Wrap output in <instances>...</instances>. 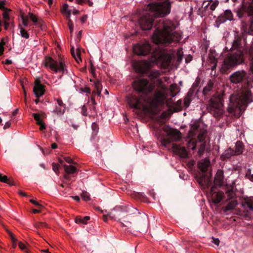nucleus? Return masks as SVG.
<instances>
[{"mask_svg":"<svg viewBox=\"0 0 253 253\" xmlns=\"http://www.w3.org/2000/svg\"><path fill=\"white\" fill-rule=\"evenodd\" d=\"M175 28V25L169 20L161 22L152 36L153 42L165 46H168L174 42H178L181 39V35L178 32H172Z\"/></svg>","mask_w":253,"mask_h":253,"instance_id":"obj_5","label":"nucleus"},{"mask_svg":"<svg viewBox=\"0 0 253 253\" xmlns=\"http://www.w3.org/2000/svg\"><path fill=\"white\" fill-rule=\"evenodd\" d=\"M235 149L234 152L236 155H239L242 154L244 149V146L243 142L241 141H237L235 144Z\"/></svg>","mask_w":253,"mask_h":253,"instance_id":"obj_18","label":"nucleus"},{"mask_svg":"<svg viewBox=\"0 0 253 253\" xmlns=\"http://www.w3.org/2000/svg\"><path fill=\"white\" fill-rule=\"evenodd\" d=\"M162 129L165 132L161 138L163 146L167 147L171 143L178 141L181 138V134L177 129L172 128L168 126H164Z\"/></svg>","mask_w":253,"mask_h":253,"instance_id":"obj_6","label":"nucleus"},{"mask_svg":"<svg viewBox=\"0 0 253 253\" xmlns=\"http://www.w3.org/2000/svg\"><path fill=\"white\" fill-rule=\"evenodd\" d=\"M9 11H10V10L8 8L3 10L2 16L4 19V21H10V18L8 14Z\"/></svg>","mask_w":253,"mask_h":253,"instance_id":"obj_36","label":"nucleus"},{"mask_svg":"<svg viewBox=\"0 0 253 253\" xmlns=\"http://www.w3.org/2000/svg\"><path fill=\"white\" fill-rule=\"evenodd\" d=\"M44 87V85L41 84L40 80H36L33 91L37 98H39L44 94L45 92Z\"/></svg>","mask_w":253,"mask_h":253,"instance_id":"obj_13","label":"nucleus"},{"mask_svg":"<svg viewBox=\"0 0 253 253\" xmlns=\"http://www.w3.org/2000/svg\"><path fill=\"white\" fill-rule=\"evenodd\" d=\"M177 55H178L177 61H180L182 60V56L180 54V51H179L177 52Z\"/></svg>","mask_w":253,"mask_h":253,"instance_id":"obj_60","label":"nucleus"},{"mask_svg":"<svg viewBox=\"0 0 253 253\" xmlns=\"http://www.w3.org/2000/svg\"><path fill=\"white\" fill-rule=\"evenodd\" d=\"M11 125V123L9 122H7L5 123V125L4 126L3 128L6 129L8 128Z\"/></svg>","mask_w":253,"mask_h":253,"instance_id":"obj_62","label":"nucleus"},{"mask_svg":"<svg viewBox=\"0 0 253 253\" xmlns=\"http://www.w3.org/2000/svg\"><path fill=\"white\" fill-rule=\"evenodd\" d=\"M135 71L141 74H146L151 80L158 78L161 74L158 70H150V64L146 61H135L133 63Z\"/></svg>","mask_w":253,"mask_h":253,"instance_id":"obj_7","label":"nucleus"},{"mask_svg":"<svg viewBox=\"0 0 253 253\" xmlns=\"http://www.w3.org/2000/svg\"><path fill=\"white\" fill-rule=\"evenodd\" d=\"M30 202L32 204L35 205V206L38 207H42V205L40 204H39L38 202H37V201H35L34 200L31 199L30 200Z\"/></svg>","mask_w":253,"mask_h":253,"instance_id":"obj_54","label":"nucleus"},{"mask_svg":"<svg viewBox=\"0 0 253 253\" xmlns=\"http://www.w3.org/2000/svg\"><path fill=\"white\" fill-rule=\"evenodd\" d=\"M89 219L90 217L89 216H86L84 217L78 216L76 217L75 222L78 224L83 223L86 224L87 223V221Z\"/></svg>","mask_w":253,"mask_h":253,"instance_id":"obj_24","label":"nucleus"},{"mask_svg":"<svg viewBox=\"0 0 253 253\" xmlns=\"http://www.w3.org/2000/svg\"><path fill=\"white\" fill-rule=\"evenodd\" d=\"M6 2V1L5 0H0V9L4 10L5 9H7V8H6L5 6Z\"/></svg>","mask_w":253,"mask_h":253,"instance_id":"obj_46","label":"nucleus"},{"mask_svg":"<svg viewBox=\"0 0 253 253\" xmlns=\"http://www.w3.org/2000/svg\"><path fill=\"white\" fill-rule=\"evenodd\" d=\"M71 53L72 55L75 58L76 60L78 63H79L80 61H82V59L81 58V53L79 51H78L77 53V56H76L74 48V47H72L71 49Z\"/></svg>","mask_w":253,"mask_h":253,"instance_id":"obj_31","label":"nucleus"},{"mask_svg":"<svg viewBox=\"0 0 253 253\" xmlns=\"http://www.w3.org/2000/svg\"><path fill=\"white\" fill-rule=\"evenodd\" d=\"M18 246H19V248L21 249V250L24 251L25 252L26 251H28L27 250L26 246L23 243H22V242L19 243Z\"/></svg>","mask_w":253,"mask_h":253,"instance_id":"obj_52","label":"nucleus"},{"mask_svg":"<svg viewBox=\"0 0 253 253\" xmlns=\"http://www.w3.org/2000/svg\"><path fill=\"white\" fill-rule=\"evenodd\" d=\"M108 217H109V218H112V219L113 218V217L111 215V214L110 213L108 214L107 215H103V220L106 222L107 220Z\"/></svg>","mask_w":253,"mask_h":253,"instance_id":"obj_53","label":"nucleus"},{"mask_svg":"<svg viewBox=\"0 0 253 253\" xmlns=\"http://www.w3.org/2000/svg\"><path fill=\"white\" fill-rule=\"evenodd\" d=\"M246 177L251 181H253V174H251V170L248 169L246 173Z\"/></svg>","mask_w":253,"mask_h":253,"instance_id":"obj_41","label":"nucleus"},{"mask_svg":"<svg viewBox=\"0 0 253 253\" xmlns=\"http://www.w3.org/2000/svg\"><path fill=\"white\" fill-rule=\"evenodd\" d=\"M191 97L188 96H186L184 100V104L186 107H188L191 101Z\"/></svg>","mask_w":253,"mask_h":253,"instance_id":"obj_40","label":"nucleus"},{"mask_svg":"<svg viewBox=\"0 0 253 253\" xmlns=\"http://www.w3.org/2000/svg\"><path fill=\"white\" fill-rule=\"evenodd\" d=\"M219 2L218 0L212 1L211 0L205 6V8H208L210 6V9L212 11L215 10L217 6L218 5Z\"/></svg>","mask_w":253,"mask_h":253,"instance_id":"obj_26","label":"nucleus"},{"mask_svg":"<svg viewBox=\"0 0 253 253\" xmlns=\"http://www.w3.org/2000/svg\"><path fill=\"white\" fill-rule=\"evenodd\" d=\"M64 112V111H62L61 109L58 107H56L55 110H54V112L57 114H63Z\"/></svg>","mask_w":253,"mask_h":253,"instance_id":"obj_50","label":"nucleus"},{"mask_svg":"<svg viewBox=\"0 0 253 253\" xmlns=\"http://www.w3.org/2000/svg\"><path fill=\"white\" fill-rule=\"evenodd\" d=\"M154 96L158 101H163L164 95V93L162 91L156 90L154 93Z\"/></svg>","mask_w":253,"mask_h":253,"instance_id":"obj_28","label":"nucleus"},{"mask_svg":"<svg viewBox=\"0 0 253 253\" xmlns=\"http://www.w3.org/2000/svg\"><path fill=\"white\" fill-rule=\"evenodd\" d=\"M205 148H206V143L205 142L201 144V145L199 148L198 152L199 155L200 156H201L203 154V153L205 151Z\"/></svg>","mask_w":253,"mask_h":253,"instance_id":"obj_38","label":"nucleus"},{"mask_svg":"<svg viewBox=\"0 0 253 253\" xmlns=\"http://www.w3.org/2000/svg\"><path fill=\"white\" fill-rule=\"evenodd\" d=\"M94 84L95 90L93 92V94H97L98 95H100L102 87L101 82L98 80L95 81L94 83Z\"/></svg>","mask_w":253,"mask_h":253,"instance_id":"obj_23","label":"nucleus"},{"mask_svg":"<svg viewBox=\"0 0 253 253\" xmlns=\"http://www.w3.org/2000/svg\"><path fill=\"white\" fill-rule=\"evenodd\" d=\"M22 22H23V25L25 27L27 26L28 24V22H29L28 17H22Z\"/></svg>","mask_w":253,"mask_h":253,"instance_id":"obj_51","label":"nucleus"},{"mask_svg":"<svg viewBox=\"0 0 253 253\" xmlns=\"http://www.w3.org/2000/svg\"><path fill=\"white\" fill-rule=\"evenodd\" d=\"M210 188V192L211 194V199L212 202L214 203L215 204H219L223 197V193L222 192H215V189L216 188V187L215 186H212L211 187H210L209 188Z\"/></svg>","mask_w":253,"mask_h":253,"instance_id":"obj_12","label":"nucleus"},{"mask_svg":"<svg viewBox=\"0 0 253 253\" xmlns=\"http://www.w3.org/2000/svg\"><path fill=\"white\" fill-rule=\"evenodd\" d=\"M199 126V123L198 121L194 122L191 125V129L190 130V133H191L192 134H194L195 131L198 129Z\"/></svg>","mask_w":253,"mask_h":253,"instance_id":"obj_29","label":"nucleus"},{"mask_svg":"<svg viewBox=\"0 0 253 253\" xmlns=\"http://www.w3.org/2000/svg\"><path fill=\"white\" fill-rule=\"evenodd\" d=\"M30 18L31 20L39 27L42 26V21L41 19H39L38 18L32 13H29Z\"/></svg>","mask_w":253,"mask_h":253,"instance_id":"obj_22","label":"nucleus"},{"mask_svg":"<svg viewBox=\"0 0 253 253\" xmlns=\"http://www.w3.org/2000/svg\"><path fill=\"white\" fill-rule=\"evenodd\" d=\"M210 162H204L199 165V168L203 172L202 175L197 178V181L200 186L204 189H209L212 184V179L211 176H208L206 174Z\"/></svg>","mask_w":253,"mask_h":253,"instance_id":"obj_8","label":"nucleus"},{"mask_svg":"<svg viewBox=\"0 0 253 253\" xmlns=\"http://www.w3.org/2000/svg\"><path fill=\"white\" fill-rule=\"evenodd\" d=\"M57 103L60 106H64L65 105L63 103V101H62L61 99H58L57 100Z\"/></svg>","mask_w":253,"mask_h":253,"instance_id":"obj_58","label":"nucleus"},{"mask_svg":"<svg viewBox=\"0 0 253 253\" xmlns=\"http://www.w3.org/2000/svg\"><path fill=\"white\" fill-rule=\"evenodd\" d=\"M211 104L207 107L208 112L215 118H219L223 114L222 104L219 98H211Z\"/></svg>","mask_w":253,"mask_h":253,"instance_id":"obj_9","label":"nucleus"},{"mask_svg":"<svg viewBox=\"0 0 253 253\" xmlns=\"http://www.w3.org/2000/svg\"><path fill=\"white\" fill-rule=\"evenodd\" d=\"M172 148L180 157L185 158L188 157L187 151L184 147L181 146L175 143H172Z\"/></svg>","mask_w":253,"mask_h":253,"instance_id":"obj_14","label":"nucleus"},{"mask_svg":"<svg viewBox=\"0 0 253 253\" xmlns=\"http://www.w3.org/2000/svg\"><path fill=\"white\" fill-rule=\"evenodd\" d=\"M69 175H70V174L65 172V173L64 175V178L66 180H70Z\"/></svg>","mask_w":253,"mask_h":253,"instance_id":"obj_63","label":"nucleus"},{"mask_svg":"<svg viewBox=\"0 0 253 253\" xmlns=\"http://www.w3.org/2000/svg\"><path fill=\"white\" fill-rule=\"evenodd\" d=\"M40 129L41 131H42L43 130L45 129V128H46L45 125L44 123H42V125H40Z\"/></svg>","mask_w":253,"mask_h":253,"instance_id":"obj_61","label":"nucleus"},{"mask_svg":"<svg viewBox=\"0 0 253 253\" xmlns=\"http://www.w3.org/2000/svg\"><path fill=\"white\" fill-rule=\"evenodd\" d=\"M157 2L150 3L147 6L148 11L139 19V24L143 30H149L152 27L154 18L164 17L170 12L171 3L169 0H158ZM179 1L187 0H178Z\"/></svg>","mask_w":253,"mask_h":253,"instance_id":"obj_3","label":"nucleus"},{"mask_svg":"<svg viewBox=\"0 0 253 253\" xmlns=\"http://www.w3.org/2000/svg\"><path fill=\"white\" fill-rule=\"evenodd\" d=\"M82 198H83V199L85 201H87L89 200V199H90L89 195L86 192H83L82 193Z\"/></svg>","mask_w":253,"mask_h":253,"instance_id":"obj_44","label":"nucleus"},{"mask_svg":"<svg viewBox=\"0 0 253 253\" xmlns=\"http://www.w3.org/2000/svg\"><path fill=\"white\" fill-rule=\"evenodd\" d=\"M213 87V83L211 82H209L207 85H206L203 90V94L205 96L209 95L210 92L211 91L212 88Z\"/></svg>","mask_w":253,"mask_h":253,"instance_id":"obj_27","label":"nucleus"},{"mask_svg":"<svg viewBox=\"0 0 253 253\" xmlns=\"http://www.w3.org/2000/svg\"><path fill=\"white\" fill-rule=\"evenodd\" d=\"M86 111H87V109L85 107V106L84 105L82 107V114L84 116H86Z\"/></svg>","mask_w":253,"mask_h":253,"instance_id":"obj_56","label":"nucleus"},{"mask_svg":"<svg viewBox=\"0 0 253 253\" xmlns=\"http://www.w3.org/2000/svg\"><path fill=\"white\" fill-rule=\"evenodd\" d=\"M91 128L93 131H94L95 133L97 132L99 129L98 126L95 123H92L91 125Z\"/></svg>","mask_w":253,"mask_h":253,"instance_id":"obj_47","label":"nucleus"},{"mask_svg":"<svg viewBox=\"0 0 253 253\" xmlns=\"http://www.w3.org/2000/svg\"><path fill=\"white\" fill-rule=\"evenodd\" d=\"M227 195V200H230L231 199L235 200L236 197L235 193L233 190H229L226 193Z\"/></svg>","mask_w":253,"mask_h":253,"instance_id":"obj_33","label":"nucleus"},{"mask_svg":"<svg viewBox=\"0 0 253 253\" xmlns=\"http://www.w3.org/2000/svg\"><path fill=\"white\" fill-rule=\"evenodd\" d=\"M223 171L221 169H218L214 177V186H221L223 184Z\"/></svg>","mask_w":253,"mask_h":253,"instance_id":"obj_15","label":"nucleus"},{"mask_svg":"<svg viewBox=\"0 0 253 253\" xmlns=\"http://www.w3.org/2000/svg\"><path fill=\"white\" fill-rule=\"evenodd\" d=\"M238 203L236 200H232L225 206L223 211L224 212H227L229 211L233 210L237 205Z\"/></svg>","mask_w":253,"mask_h":253,"instance_id":"obj_19","label":"nucleus"},{"mask_svg":"<svg viewBox=\"0 0 253 253\" xmlns=\"http://www.w3.org/2000/svg\"><path fill=\"white\" fill-rule=\"evenodd\" d=\"M0 181L7 183L10 186L15 185L14 182L13 181L10 180L8 178L7 176L2 175L1 173H0Z\"/></svg>","mask_w":253,"mask_h":253,"instance_id":"obj_25","label":"nucleus"},{"mask_svg":"<svg viewBox=\"0 0 253 253\" xmlns=\"http://www.w3.org/2000/svg\"><path fill=\"white\" fill-rule=\"evenodd\" d=\"M32 116L34 117V119L36 121L37 125L40 126L42 125V123H43L41 119V116L40 115V114L33 113L32 114Z\"/></svg>","mask_w":253,"mask_h":253,"instance_id":"obj_32","label":"nucleus"},{"mask_svg":"<svg viewBox=\"0 0 253 253\" xmlns=\"http://www.w3.org/2000/svg\"><path fill=\"white\" fill-rule=\"evenodd\" d=\"M34 226L37 228H42L43 227H47V225L45 222H38L34 224Z\"/></svg>","mask_w":253,"mask_h":253,"instance_id":"obj_37","label":"nucleus"},{"mask_svg":"<svg viewBox=\"0 0 253 253\" xmlns=\"http://www.w3.org/2000/svg\"><path fill=\"white\" fill-rule=\"evenodd\" d=\"M64 160L68 163L69 164H76L75 162H74V161L70 157H64Z\"/></svg>","mask_w":253,"mask_h":253,"instance_id":"obj_49","label":"nucleus"},{"mask_svg":"<svg viewBox=\"0 0 253 253\" xmlns=\"http://www.w3.org/2000/svg\"><path fill=\"white\" fill-rule=\"evenodd\" d=\"M247 78V74L244 70L237 71L229 76V80L233 84H241L245 81L236 98H231L228 108V112L237 117H239V115H236V111L240 112L242 107L253 101V95L251 90L252 86L249 81H246Z\"/></svg>","mask_w":253,"mask_h":253,"instance_id":"obj_1","label":"nucleus"},{"mask_svg":"<svg viewBox=\"0 0 253 253\" xmlns=\"http://www.w3.org/2000/svg\"><path fill=\"white\" fill-rule=\"evenodd\" d=\"M20 27V32L22 37L24 38L25 39H28L29 38V35L27 31L24 29L23 27H21L20 25H19Z\"/></svg>","mask_w":253,"mask_h":253,"instance_id":"obj_34","label":"nucleus"},{"mask_svg":"<svg viewBox=\"0 0 253 253\" xmlns=\"http://www.w3.org/2000/svg\"><path fill=\"white\" fill-rule=\"evenodd\" d=\"M134 52L138 55L146 56L151 53V45L148 42H144L134 45Z\"/></svg>","mask_w":253,"mask_h":253,"instance_id":"obj_10","label":"nucleus"},{"mask_svg":"<svg viewBox=\"0 0 253 253\" xmlns=\"http://www.w3.org/2000/svg\"><path fill=\"white\" fill-rule=\"evenodd\" d=\"M6 232L9 236L12 242H16L17 239L15 238L14 234L8 230H6Z\"/></svg>","mask_w":253,"mask_h":253,"instance_id":"obj_43","label":"nucleus"},{"mask_svg":"<svg viewBox=\"0 0 253 253\" xmlns=\"http://www.w3.org/2000/svg\"><path fill=\"white\" fill-rule=\"evenodd\" d=\"M197 87L198 84H194L192 87L189 89V91L187 93V96H188L189 97H192L194 95L195 93L197 91Z\"/></svg>","mask_w":253,"mask_h":253,"instance_id":"obj_30","label":"nucleus"},{"mask_svg":"<svg viewBox=\"0 0 253 253\" xmlns=\"http://www.w3.org/2000/svg\"><path fill=\"white\" fill-rule=\"evenodd\" d=\"M219 240L218 239H213V243L215 245L218 246L219 244Z\"/></svg>","mask_w":253,"mask_h":253,"instance_id":"obj_64","label":"nucleus"},{"mask_svg":"<svg viewBox=\"0 0 253 253\" xmlns=\"http://www.w3.org/2000/svg\"><path fill=\"white\" fill-rule=\"evenodd\" d=\"M44 63L46 67H49L51 70H53L55 73L58 71L62 72L64 71L65 64L62 59H61L58 65L56 61H55L50 57L46 56L45 58Z\"/></svg>","mask_w":253,"mask_h":253,"instance_id":"obj_11","label":"nucleus"},{"mask_svg":"<svg viewBox=\"0 0 253 253\" xmlns=\"http://www.w3.org/2000/svg\"><path fill=\"white\" fill-rule=\"evenodd\" d=\"M231 53L224 57L220 71L222 74H227L234 68L245 63L246 51L242 45V37L236 35L230 48Z\"/></svg>","mask_w":253,"mask_h":253,"instance_id":"obj_2","label":"nucleus"},{"mask_svg":"<svg viewBox=\"0 0 253 253\" xmlns=\"http://www.w3.org/2000/svg\"><path fill=\"white\" fill-rule=\"evenodd\" d=\"M233 17V14L231 10H226L224 12L223 15H221L219 17V20L221 22H224L227 20H231Z\"/></svg>","mask_w":253,"mask_h":253,"instance_id":"obj_16","label":"nucleus"},{"mask_svg":"<svg viewBox=\"0 0 253 253\" xmlns=\"http://www.w3.org/2000/svg\"><path fill=\"white\" fill-rule=\"evenodd\" d=\"M61 13L63 15H65L69 12H71V10L68 9V5L66 3L64 4L61 9Z\"/></svg>","mask_w":253,"mask_h":253,"instance_id":"obj_35","label":"nucleus"},{"mask_svg":"<svg viewBox=\"0 0 253 253\" xmlns=\"http://www.w3.org/2000/svg\"><path fill=\"white\" fill-rule=\"evenodd\" d=\"M250 17L251 18L252 25L249 28L248 33L251 35H253V16Z\"/></svg>","mask_w":253,"mask_h":253,"instance_id":"obj_42","label":"nucleus"},{"mask_svg":"<svg viewBox=\"0 0 253 253\" xmlns=\"http://www.w3.org/2000/svg\"><path fill=\"white\" fill-rule=\"evenodd\" d=\"M63 168L65 172L70 174H74L77 172V168L72 165H67L64 164Z\"/></svg>","mask_w":253,"mask_h":253,"instance_id":"obj_20","label":"nucleus"},{"mask_svg":"<svg viewBox=\"0 0 253 253\" xmlns=\"http://www.w3.org/2000/svg\"><path fill=\"white\" fill-rule=\"evenodd\" d=\"M134 90L141 96L139 97L134 94H129L126 97L127 103L131 108L140 111L144 107L143 102L146 101V97L151 95L154 88L155 84H150L146 79H138L132 83Z\"/></svg>","mask_w":253,"mask_h":253,"instance_id":"obj_4","label":"nucleus"},{"mask_svg":"<svg viewBox=\"0 0 253 253\" xmlns=\"http://www.w3.org/2000/svg\"><path fill=\"white\" fill-rule=\"evenodd\" d=\"M90 73L93 75L95 74V68L91 63H90Z\"/></svg>","mask_w":253,"mask_h":253,"instance_id":"obj_57","label":"nucleus"},{"mask_svg":"<svg viewBox=\"0 0 253 253\" xmlns=\"http://www.w3.org/2000/svg\"><path fill=\"white\" fill-rule=\"evenodd\" d=\"M52 169L56 173V174L58 175L59 174V165L58 164H56L55 163H53L52 164Z\"/></svg>","mask_w":253,"mask_h":253,"instance_id":"obj_39","label":"nucleus"},{"mask_svg":"<svg viewBox=\"0 0 253 253\" xmlns=\"http://www.w3.org/2000/svg\"><path fill=\"white\" fill-rule=\"evenodd\" d=\"M242 205L245 208H248L250 210H253V197L246 199Z\"/></svg>","mask_w":253,"mask_h":253,"instance_id":"obj_21","label":"nucleus"},{"mask_svg":"<svg viewBox=\"0 0 253 253\" xmlns=\"http://www.w3.org/2000/svg\"><path fill=\"white\" fill-rule=\"evenodd\" d=\"M235 155H236V153L234 152V149L230 147L224 151L221 155V158L223 161H224L230 158L232 156Z\"/></svg>","mask_w":253,"mask_h":253,"instance_id":"obj_17","label":"nucleus"},{"mask_svg":"<svg viewBox=\"0 0 253 253\" xmlns=\"http://www.w3.org/2000/svg\"><path fill=\"white\" fill-rule=\"evenodd\" d=\"M170 62H171V57H170V56L169 55L167 58L166 64L167 65H169V64L170 63Z\"/></svg>","mask_w":253,"mask_h":253,"instance_id":"obj_59","label":"nucleus"},{"mask_svg":"<svg viewBox=\"0 0 253 253\" xmlns=\"http://www.w3.org/2000/svg\"><path fill=\"white\" fill-rule=\"evenodd\" d=\"M4 26L5 30H7L9 28L11 29L13 26V24H11V25H10L9 21H4Z\"/></svg>","mask_w":253,"mask_h":253,"instance_id":"obj_45","label":"nucleus"},{"mask_svg":"<svg viewBox=\"0 0 253 253\" xmlns=\"http://www.w3.org/2000/svg\"><path fill=\"white\" fill-rule=\"evenodd\" d=\"M87 19V15H84L83 16H82L81 17V22L83 23H85L86 22Z\"/></svg>","mask_w":253,"mask_h":253,"instance_id":"obj_55","label":"nucleus"},{"mask_svg":"<svg viewBox=\"0 0 253 253\" xmlns=\"http://www.w3.org/2000/svg\"><path fill=\"white\" fill-rule=\"evenodd\" d=\"M248 53L252 61H253V45H251L249 50Z\"/></svg>","mask_w":253,"mask_h":253,"instance_id":"obj_48","label":"nucleus"}]
</instances>
